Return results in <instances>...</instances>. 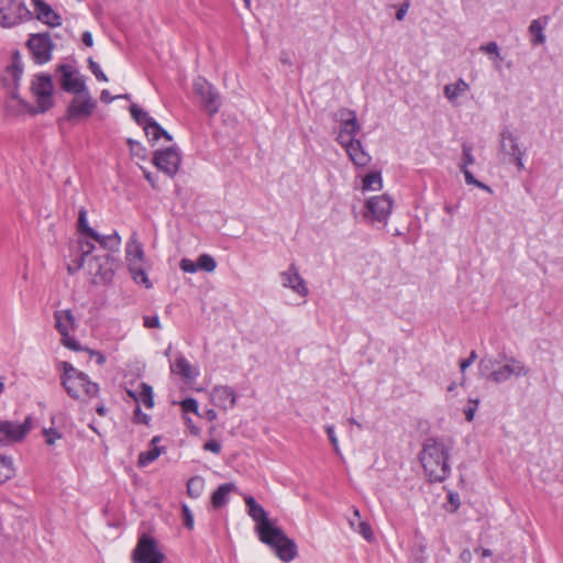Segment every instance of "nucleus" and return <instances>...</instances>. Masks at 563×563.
<instances>
[{
	"instance_id": "1",
	"label": "nucleus",
	"mask_w": 563,
	"mask_h": 563,
	"mask_svg": "<svg viewBox=\"0 0 563 563\" xmlns=\"http://www.w3.org/2000/svg\"><path fill=\"white\" fill-rule=\"evenodd\" d=\"M247 514L255 522V531L260 540L274 549L277 558L283 562H290L297 555V547L284 531L269 520L265 509L252 496L244 498Z\"/></svg>"
},
{
	"instance_id": "2",
	"label": "nucleus",
	"mask_w": 563,
	"mask_h": 563,
	"mask_svg": "<svg viewBox=\"0 0 563 563\" xmlns=\"http://www.w3.org/2000/svg\"><path fill=\"white\" fill-rule=\"evenodd\" d=\"M478 373L494 384H503L511 377L527 376L530 369L522 361L501 353L497 357L483 356L478 362Z\"/></svg>"
},
{
	"instance_id": "3",
	"label": "nucleus",
	"mask_w": 563,
	"mask_h": 563,
	"mask_svg": "<svg viewBox=\"0 0 563 563\" xmlns=\"http://www.w3.org/2000/svg\"><path fill=\"white\" fill-rule=\"evenodd\" d=\"M31 89L36 97V108H32L25 100H23L18 93L14 92L7 102L8 111H12L15 114L24 112L36 114L43 113L53 107L54 86L49 75L42 74L35 76L32 81Z\"/></svg>"
},
{
	"instance_id": "4",
	"label": "nucleus",
	"mask_w": 563,
	"mask_h": 563,
	"mask_svg": "<svg viewBox=\"0 0 563 563\" xmlns=\"http://www.w3.org/2000/svg\"><path fill=\"white\" fill-rule=\"evenodd\" d=\"M423 470L431 482H442L450 474L449 449L438 439H428L420 453Z\"/></svg>"
},
{
	"instance_id": "5",
	"label": "nucleus",
	"mask_w": 563,
	"mask_h": 563,
	"mask_svg": "<svg viewBox=\"0 0 563 563\" xmlns=\"http://www.w3.org/2000/svg\"><path fill=\"white\" fill-rule=\"evenodd\" d=\"M74 98L70 100L64 120L71 123H77L88 119L97 108V101L93 99L88 88L82 91L74 92Z\"/></svg>"
},
{
	"instance_id": "6",
	"label": "nucleus",
	"mask_w": 563,
	"mask_h": 563,
	"mask_svg": "<svg viewBox=\"0 0 563 563\" xmlns=\"http://www.w3.org/2000/svg\"><path fill=\"white\" fill-rule=\"evenodd\" d=\"M31 19L32 12L23 1L0 0V25L2 27H14Z\"/></svg>"
},
{
	"instance_id": "7",
	"label": "nucleus",
	"mask_w": 563,
	"mask_h": 563,
	"mask_svg": "<svg viewBox=\"0 0 563 563\" xmlns=\"http://www.w3.org/2000/svg\"><path fill=\"white\" fill-rule=\"evenodd\" d=\"M84 267L87 269L88 274L93 277L95 284H107L112 280L118 267V262L113 256L104 253L91 257Z\"/></svg>"
},
{
	"instance_id": "8",
	"label": "nucleus",
	"mask_w": 563,
	"mask_h": 563,
	"mask_svg": "<svg viewBox=\"0 0 563 563\" xmlns=\"http://www.w3.org/2000/svg\"><path fill=\"white\" fill-rule=\"evenodd\" d=\"M131 558L133 563H164L165 554L154 538L142 534Z\"/></svg>"
},
{
	"instance_id": "9",
	"label": "nucleus",
	"mask_w": 563,
	"mask_h": 563,
	"mask_svg": "<svg viewBox=\"0 0 563 563\" xmlns=\"http://www.w3.org/2000/svg\"><path fill=\"white\" fill-rule=\"evenodd\" d=\"M55 327L59 332L62 339L60 342L64 346L73 351H81L82 347L76 339L70 336V331L76 328V319L69 309L57 310L54 313Z\"/></svg>"
},
{
	"instance_id": "10",
	"label": "nucleus",
	"mask_w": 563,
	"mask_h": 563,
	"mask_svg": "<svg viewBox=\"0 0 563 563\" xmlns=\"http://www.w3.org/2000/svg\"><path fill=\"white\" fill-rule=\"evenodd\" d=\"M194 90L200 97L208 114H216L221 107L219 92L205 78L199 77L194 82Z\"/></svg>"
},
{
	"instance_id": "11",
	"label": "nucleus",
	"mask_w": 563,
	"mask_h": 563,
	"mask_svg": "<svg viewBox=\"0 0 563 563\" xmlns=\"http://www.w3.org/2000/svg\"><path fill=\"white\" fill-rule=\"evenodd\" d=\"M180 162V153L174 146L156 151L153 157L154 165L168 176L177 174Z\"/></svg>"
},
{
	"instance_id": "12",
	"label": "nucleus",
	"mask_w": 563,
	"mask_h": 563,
	"mask_svg": "<svg viewBox=\"0 0 563 563\" xmlns=\"http://www.w3.org/2000/svg\"><path fill=\"white\" fill-rule=\"evenodd\" d=\"M27 47L36 63L44 64L51 60L54 44L48 33L32 34L27 41Z\"/></svg>"
},
{
	"instance_id": "13",
	"label": "nucleus",
	"mask_w": 563,
	"mask_h": 563,
	"mask_svg": "<svg viewBox=\"0 0 563 563\" xmlns=\"http://www.w3.org/2000/svg\"><path fill=\"white\" fill-rule=\"evenodd\" d=\"M30 430V418H26L22 423L11 421L0 422V445H7L23 440Z\"/></svg>"
},
{
	"instance_id": "14",
	"label": "nucleus",
	"mask_w": 563,
	"mask_h": 563,
	"mask_svg": "<svg viewBox=\"0 0 563 563\" xmlns=\"http://www.w3.org/2000/svg\"><path fill=\"white\" fill-rule=\"evenodd\" d=\"M367 213L372 221L386 223L393 210V200L387 195L372 197L366 202Z\"/></svg>"
},
{
	"instance_id": "15",
	"label": "nucleus",
	"mask_w": 563,
	"mask_h": 563,
	"mask_svg": "<svg viewBox=\"0 0 563 563\" xmlns=\"http://www.w3.org/2000/svg\"><path fill=\"white\" fill-rule=\"evenodd\" d=\"M57 73L60 75V87L66 92L74 93L77 91H82L85 88H87L84 77L79 75L78 70L71 65H59Z\"/></svg>"
},
{
	"instance_id": "16",
	"label": "nucleus",
	"mask_w": 563,
	"mask_h": 563,
	"mask_svg": "<svg viewBox=\"0 0 563 563\" xmlns=\"http://www.w3.org/2000/svg\"><path fill=\"white\" fill-rule=\"evenodd\" d=\"M499 146L503 154L508 155L515 162L518 169L523 168V152L519 147L518 139L509 129H504L499 135Z\"/></svg>"
},
{
	"instance_id": "17",
	"label": "nucleus",
	"mask_w": 563,
	"mask_h": 563,
	"mask_svg": "<svg viewBox=\"0 0 563 563\" xmlns=\"http://www.w3.org/2000/svg\"><path fill=\"white\" fill-rule=\"evenodd\" d=\"M62 385L63 387H87L89 385L98 387L97 384H92L89 380L85 373L77 371L67 362L63 363Z\"/></svg>"
},
{
	"instance_id": "18",
	"label": "nucleus",
	"mask_w": 563,
	"mask_h": 563,
	"mask_svg": "<svg viewBox=\"0 0 563 563\" xmlns=\"http://www.w3.org/2000/svg\"><path fill=\"white\" fill-rule=\"evenodd\" d=\"M32 4L34 7L35 18L40 22L51 27L62 25V16L44 0H32Z\"/></svg>"
},
{
	"instance_id": "19",
	"label": "nucleus",
	"mask_w": 563,
	"mask_h": 563,
	"mask_svg": "<svg viewBox=\"0 0 563 563\" xmlns=\"http://www.w3.org/2000/svg\"><path fill=\"white\" fill-rule=\"evenodd\" d=\"M283 286L290 288L298 295L306 297L308 295V288L305 280L299 275L298 268L295 264H291L289 268L280 274Z\"/></svg>"
},
{
	"instance_id": "20",
	"label": "nucleus",
	"mask_w": 563,
	"mask_h": 563,
	"mask_svg": "<svg viewBox=\"0 0 563 563\" xmlns=\"http://www.w3.org/2000/svg\"><path fill=\"white\" fill-rule=\"evenodd\" d=\"M172 373L180 376L186 384L192 383L199 375V369L190 364L183 355H178L170 364Z\"/></svg>"
},
{
	"instance_id": "21",
	"label": "nucleus",
	"mask_w": 563,
	"mask_h": 563,
	"mask_svg": "<svg viewBox=\"0 0 563 563\" xmlns=\"http://www.w3.org/2000/svg\"><path fill=\"white\" fill-rule=\"evenodd\" d=\"M95 245L90 241L80 238L78 240V256L71 264H68V272L75 274L82 268L91 257H95V255H91Z\"/></svg>"
},
{
	"instance_id": "22",
	"label": "nucleus",
	"mask_w": 563,
	"mask_h": 563,
	"mask_svg": "<svg viewBox=\"0 0 563 563\" xmlns=\"http://www.w3.org/2000/svg\"><path fill=\"white\" fill-rule=\"evenodd\" d=\"M549 16L544 15L541 19H534L529 25V33L531 35V43L533 45H541L545 42L544 29L549 23Z\"/></svg>"
},
{
	"instance_id": "23",
	"label": "nucleus",
	"mask_w": 563,
	"mask_h": 563,
	"mask_svg": "<svg viewBox=\"0 0 563 563\" xmlns=\"http://www.w3.org/2000/svg\"><path fill=\"white\" fill-rule=\"evenodd\" d=\"M16 476V466L11 455L0 453V486Z\"/></svg>"
},
{
	"instance_id": "24",
	"label": "nucleus",
	"mask_w": 563,
	"mask_h": 563,
	"mask_svg": "<svg viewBox=\"0 0 563 563\" xmlns=\"http://www.w3.org/2000/svg\"><path fill=\"white\" fill-rule=\"evenodd\" d=\"M125 252L129 266L142 264L144 260V251L142 244L135 239V234L128 242Z\"/></svg>"
},
{
	"instance_id": "25",
	"label": "nucleus",
	"mask_w": 563,
	"mask_h": 563,
	"mask_svg": "<svg viewBox=\"0 0 563 563\" xmlns=\"http://www.w3.org/2000/svg\"><path fill=\"white\" fill-rule=\"evenodd\" d=\"M346 153L353 164L357 167H364L371 162V156L365 152L362 143L357 140L355 143L350 144Z\"/></svg>"
},
{
	"instance_id": "26",
	"label": "nucleus",
	"mask_w": 563,
	"mask_h": 563,
	"mask_svg": "<svg viewBox=\"0 0 563 563\" xmlns=\"http://www.w3.org/2000/svg\"><path fill=\"white\" fill-rule=\"evenodd\" d=\"M161 441L159 437H154L151 440L152 448L146 452H141L139 455L137 464L141 467L147 466L152 462H154L158 456L165 452V448L157 446V443Z\"/></svg>"
},
{
	"instance_id": "27",
	"label": "nucleus",
	"mask_w": 563,
	"mask_h": 563,
	"mask_svg": "<svg viewBox=\"0 0 563 563\" xmlns=\"http://www.w3.org/2000/svg\"><path fill=\"white\" fill-rule=\"evenodd\" d=\"M235 398L233 389H212L211 393V399L214 405L225 410L233 407Z\"/></svg>"
},
{
	"instance_id": "28",
	"label": "nucleus",
	"mask_w": 563,
	"mask_h": 563,
	"mask_svg": "<svg viewBox=\"0 0 563 563\" xmlns=\"http://www.w3.org/2000/svg\"><path fill=\"white\" fill-rule=\"evenodd\" d=\"M235 489L233 483H225L220 485L211 496V504L214 508H220L228 503V497L231 492Z\"/></svg>"
},
{
	"instance_id": "29",
	"label": "nucleus",
	"mask_w": 563,
	"mask_h": 563,
	"mask_svg": "<svg viewBox=\"0 0 563 563\" xmlns=\"http://www.w3.org/2000/svg\"><path fill=\"white\" fill-rule=\"evenodd\" d=\"M130 113L132 118L136 121L137 124L143 125L145 134L147 137L151 136V123L155 122L153 118H151L147 112L142 110L137 104L133 103L130 107Z\"/></svg>"
},
{
	"instance_id": "30",
	"label": "nucleus",
	"mask_w": 563,
	"mask_h": 563,
	"mask_svg": "<svg viewBox=\"0 0 563 563\" xmlns=\"http://www.w3.org/2000/svg\"><path fill=\"white\" fill-rule=\"evenodd\" d=\"M468 89L470 85L464 79L460 78L455 84L445 85L443 92L445 98L453 102Z\"/></svg>"
},
{
	"instance_id": "31",
	"label": "nucleus",
	"mask_w": 563,
	"mask_h": 563,
	"mask_svg": "<svg viewBox=\"0 0 563 563\" xmlns=\"http://www.w3.org/2000/svg\"><path fill=\"white\" fill-rule=\"evenodd\" d=\"M128 394L136 401L139 407L141 404L148 409L154 406L152 389H128Z\"/></svg>"
},
{
	"instance_id": "32",
	"label": "nucleus",
	"mask_w": 563,
	"mask_h": 563,
	"mask_svg": "<svg viewBox=\"0 0 563 563\" xmlns=\"http://www.w3.org/2000/svg\"><path fill=\"white\" fill-rule=\"evenodd\" d=\"M96 242L99 243V245L109 251L118 250L121 243V238L118 233L109 234V235H101L98 233V238H91Z\"/></svg>"
},
{
	"instance_id": "33",
	"label": "nucleus",
	"mask_w": 563,
	"mask_h": 563,
	"mask_svg": "<svg viewBox=\"0 0 563 563\" xmlns=\"http://www.w3.org/2000/svg\"><path fill=\"white\" fill-rule=\"evenodd\" d=\"M205 489V479L201 476H194L187 482V493L192 498L201 496Z\"/></svg>"
},
{
	"instance_id": "34",
	"label": "nucleus",
	"mask_w": 563,
	"mask_h": 563,
	"mask_svg": "<svg viewBox=\"0 0 563 563\" xmlns=\"http://www.w3.org/2000/svg\"><path fill=\"white\" fill-rule=\"evenodd\" d=\"M382 185L383 181L379 172L369 173L363 178L364 190H377L382 188Z\"/></svg>"
},
{
	"instance_id": "35",
	"label": "nucleus",
	"mask_w": 563,
	"mask_h": 563,
	"mask_svg": "<svg viewBox=\"0 0 563 563\" xmlns=\"http://www.w3.org/2000/svg\"><path fill=\"white\" fill-rule=\"evenodd\" d=\"M129 267H130V272H131L132 277L135 280V283L144 285L145 288L152 287V283L150 282L145 271L143 269L142 264L133 265V266H129Z\"/></svg>"
},
{
	"instance_id": "36",
	"label": "nucleus",
	"mask_w": 563,
	"mask_h": 563,
	"mask_svg": "<svg viewBox=\"0 0 563 563\" xmlns=\"http://www.w3.org/2000/svg\"><path fill=\"white\" fill-rule=\"evenodd\" d=\"M78 230L80 233H84L88 238H98V232H96L92 228L88 225L87 211L85 209H81L79 211Z\"/></svg>"
},
{
	"instance_id": "37",
	"label": "nucleus",
	"mask_w": 563,
	"mask_h": 563,
	"mask_svg": "<svg viewBox=\"0 0 563 563\" xmlns=\"http://www.w3.org/2000/svg\"><path fill=\"white\" fill-rule=\"evenodd\" d=\"M198 269L205 271L207 273H211L216 269L217 263L212 256L209 254H202L197 260Z\"/></svg>"
},
{
	"instance_id": "38",
	"label": "nucleus",
	"mask_w": 563,
	"mask_h": 563,
	"mask_svg": "<svg viewBox=\"0 0 563 563\" xmlns=\"http://www.w3.org/2000/svg\"><path fill=\"white\" fill-rule=\"evenodd\" d=\"M460 170L463 173L467 185H473L476 186L477 188L492 192L490 187L477 180L468 168H465V166H460Z\"/></svg>"
},
{
	"instance_id": "39",
	"label": "nucleus",
	"mask_w": 563,
	"mask_h": 563,
	"mask_svg": "<svg viewBox=\"0 0 563 563\" xmlns=\"http://www.w3.org/2000/svg\"><path fill=\"white\" fill-rule=\"evenodd\" d=\"M151 136L150 141H157L159 137H165L167 141H172V135L164 130L156 121L151 123Z\"/></svg>"
},
{
	"instance_id": "40",
	"label": "nucleus",
	"mask_w": 563,
	"mask_h": 563,
	"mask_svg": "<svg viewBox=\"0 0 563 563\" xmlns=\"http://www.w3.org/2000/svg\"><path fill=\"white\" fill-rule=\"evenodd\" d=\"M354 530L358 532L366 541L371 542L374 540V533L368 522L358 521L357 527Z\"/></svg>"
},
{
	"instance_id": "41",
	"label": "nucleus",
	"mask_w": 563,
	"mask_h": 563,
	"mask_svg": "<svg viewBox=\"0 0 563 563\" xmlns=\"http://www.w3.org/2000/svg\"><path fill=\"white\" fill-rule=\"evenodd\" d=\"M334 119L335 121L340 122V123H343V122H349V121H353L356 118V114L353 110H349L346 108H342V109H339L335 114H334Z\"/></svg>"
},
{
	"instance_id": "42",
	"label": "nucleus",
	"mask_w": 563,
	"mask_h": 563,
	"mask_svg": "<svg viewBox=\"0 0 563 563\" xmlns=\"http://www.w3.org/2000/svg\"><path fill=\"white\" fill-rule=\"evenodd\" d=\"M360 130H361V125L357 122V119H355L353 121L341 123L340 131L344 132V133H346L349 135H354L355 136L358 133Z\"/></svg>"
},
{
	"instance_id": "43",
	"label": "nucleus",
	"mask_w": 563,
	"mask_h": 563,
	"mask_svg": "<svg viewBox=\"0 0 563 563\" xmlns=\"http://www.w3.org/2000/svg\"><path fill=\"white\" fill-rule=\"evenodd\" d=\"M181 514H183L184 526L187 529L192 530L195 527L194 515L186 504L181 505Z\"/></svg>"
},
{
	"instance_id": "44",
	"label": "nucleus",
	"mask_w": 563,
	"mask_h": 563,
	"mask_svg": "<svg viewBox=\"0 0 563 563\" xmlns=\"http://www.w3.org/2000/svg\"><path fill=\"white\" fill-rule=\"evenodd\" d=\"M462 164L460 166H465L467 168L470 165H473L475 163V157L472 154V146L467 144H463V157H462Z\"/></svg>"
},
{
	"instance_id": "45",
	"label": "nucleus",
	"mask_w": 563,
	"mask_h": 563,
	"mask_svg": "<svg viewBox=\"0 0 563 563\" xmlns=\"http://www.w3.org/2000/svg\"><path fill=\"white\" fill-rule=\"evenodd\" d=\"M88 64H89V69L96 76V78L98 80H100V81H108V77L101 70V68H100L98 63H96L92 58H89Z\"/></svg>"
},
{
	"instance_id": "46",
	"label": "nucleus",
	"mask_w": 563,
	"mask_h": 563,
	"mask_svg": "<svg viewBox=\"0 0 563 563\" xmlns=\"http://www.w3.org/2000/svg\"><path fill=\"white\" fill-rule=\"evenodd\" d=\"M45 442L47 445H54L55 442L62 438V434L55 429H44Z\"/></svg>"
},
{
	"instance_id": "47",
	"label": "nucleus",
	"mask_w": 563,
	"mask_h": 563,
	"mask_svg": "<svg viewBox=\"0 0 563 563\" xmlns=\"http://www.w3.org/2000/svg\"><path fill=\"white\" fill-rule=\"evenodd\" d=\"M336 141L340 143V145H342L345 151L350 147V144H353L355 143L357 140L355 139L354 135H349L344 132H339L338 134V137H336Z\"/></svg>"
},
{
	"instance_id": "48",
	"label": "nucleus",
	"mask_w": 563,
	"mask_h": 563,
	"mask_svg": "<svg viewBox=\"0 0 563 563\" xmlns=\"http://www.w3.org/2000/svg\"><path fill=\"white\" fill-rule=\"evenodd\" d=\"M325 431H327V434L329 437V440L335 451L336 454H340V446H339V440L336 438V434H335V431H334V427L333 426H328L325 428Z\"/></svg>"
},
{
	"instance_id": "49",
	"label": "nucleus",
	"mask_w": 563,
	"mask_h": 563,
	"mask_svg": "<svg viewBox=\"0 0 563 563\" xmlns=\"http://www.w3.org/2000/svg\"><path fill=\"white\" fill-rule=\"evenodd\" d=\"M478 402L479 401L477 399H471L468 406L464 409L465 418L467 421L471 422L474 419Z\"/></svg>"
},
{
	"instance_id": "50",
	"label": "nucleus",
	"mask_w": 563,
	"mask_h": 563,
	"mask_svg": "<svg viewBox=\"0 0 563 563\" xmlns=\"http://www.w3.org/2000/svg\"><path fill=\"white\" fill-rule=\"evenodd\" d=\"M179 266L185 273H196L198 271L197 262L194 263L188 258H183Z\"/></svg>"
},
{
	"instance_id": "51",
	"label": "nucleus",
	"mask_w": 563,
	"mask_h": 563,
	"mask_svg": "<svg viewBox=\"0 0 563 563\" xmlns=\"http://www.w3.org/2000/svg\"><path fill=\"white\" fill-rule=\"evenodd\" d=\"M98 389H68V394L73 398H80L81 394L88 395L89 397H95Z\"/></svg>"
},
{
	"instance_id": "52",
	"label": "nucleus",
	"mask_w": 563,
	"mask_h": 563,
	"mask_svg": "<svg viewBox=\"0 0 563 563\" xmlns=\"http://www.w3.org/2000/svg\"><path fill=\"white\" fill-rule=\"evenodd\" d=\"M144 327L148 329H159L161 322L157 316H145L144 317Z\"/></svg>"
},
{
	"instance_id": "53",
	"label": "nucleus",
	"mask_w": 563,
	"mask_h": 563,
	"mask_svg": "<svg viewBox=\"0 0 563 563\" xmlns=\"http://www.w3.org/2000/svg\"><path fill=\"white\" fill-rule=\"evenodd\" d=\"M134 421L137 423L148 424L150 416L142 412L141 408L136 406L134 410Z\"/></svg>"
},
{
	"instance_id": "54",
	"label": "nucleus",
	"mask_w": 563,
	"mask_h": 563,
	"mask_svg": "<svg viewBox=\"0 0 563 563\" xmlns=\"http://www.w3.org/2000/svg\"><path fill=\"white\" fill-rule=\"evenodd\" d=\"M181 407L185 412H197L198 409L197 401L192 398L185 399L181 402Z\"/></svg>"
},
{
	"instance_id": "55",
	"label": "nucleus",
	"mask_w": 563,
	"mask_h": 563,
	"mask_svg": "<svg viewBox=\"0 0 563 563\" xmlns=\"http://www.w3.org/2000/svg\"><path fill=\"white\" fill-rule=\"evenodd\" d=\"M203 449L214 454H219L221 452V444L217 440H210L205 443Z\"/></svg>"
},
{
	"instance_id": "56",
	"label": "nucleus",
	"mask_w": 563,
	"mask_h": 563,
	"mask_svg": "<svg viewBox=\"0 0 563 563\" xmlns=\"http://www.w3.org/2000/svg\"><path fill=\"white\" fill-rule=\"evenodd\" d=\"M81 351H86L92 357H95L98 365H103L106 363V356L100 351H95L90 349H82Z\"/></svg>"
},
{
	"instance_id": "57",
	"label": "nucleus",
	"mask_w": 563,
	"mask_h": 563,
	"mask_svg": "<svg viewBox=\"0 0 563 563\" xmlns=\"http://www.w3.org/2000/svg\"><path fill=\"white\" fill-rule=\"evenodd\" d=\"M481 51L487 53V54H496L499 55V48L497 43L489 42L488 44L481 47Z\"/></svg>"
},
{
	"instance_id": "58",
	"label": "nucleus",
	"mask_w": 563,
	"mask_h": 563,
	"mask_svg": "<svg viewBox=\"0 0 563 563\" xmlns=\"http://www.w3.org/2000/svg\"><path fill=\"white\" fill-rule=\"evenodd\" d=\"M358 521H362L360 510L357 508H354L353 518L349 520L350 527L354 530L356 528L355 525L358 523Z\"/></svg>"
},
{
	"instance_id": "59",
	"label": "nucleus",
	"mask_w": 563,
	"mask_h": 563,
	"mask_svg": "<svg viewBox=\"0 0 563 563\" xmlns=\"http://www.w3.org/2000/svg\"><path fill=\"white\" fill-rule=\"evenodd\" d=\"M82 43L88 47L93 45L92 34L89 31L82 33Z\"/></svg>"
},
{
	"instance_id": "60",
	"label": "nucleus",
	"mask_w": 563,
	"mask_h": 563,
	"mask_svg": "<svg viewBox=\"0 0 563 563\" xmlns=\"http://www.w3.org/2000/svg\"><path fill=\"white\" fill-rule=\"evenodd\" d=\"M115 99V97L111 96L108 90H102L100 95V100L104 103H110Z\"/></svg>"
},
{
	"instance_id": "61",
	"label": "nucleus",
	"mask_w": 563,
	"mask_h": 563,
	"mask_svg": "<svg viewBox=\"0 0 563 563\" xmlns=\"http://www.w3.org/2000/svg\"><path fill=\"white\" fill-rule=\"evenodd\" d=\"M471 365H472V363L467 358L462 360L460 362V369H461V372L464 373L466 371V368H468Z\"/></svg>"
},
{
	"instance_id": "62",
	"label": "nucleus",
	"mask_w": 563,
	"mask_h": 563,
	"mask_svg": "<svg viewBox=\"0 0 563 563\" xmlns=\"http://www.w3.org/2000/svg\"><path fill=\"white\" fill-rule=\"evenodd\" d=\"M96 411L99 416H106L108 412V409L104 407V405H97Z\"/></svg>"
},
{
	"instance_id": "63",
	"label": "nucleus",
	"mask_w": 563,
	"mask_h": 563,
	"mask_svg": "<svg viewBox=\"0 0 563 563\" xmlns=\"http://www.w3.org/2000/svg\"><path fill=\"white\" fill-rule=\"evenodd\" d=\"M407 12V8L402 7L400 8L397 12H396V19L397 20H402L405 14Z\"/></svg>"
},
{
	"instance_id": "64",
	"label": "nucleus",
	"mask_w": 563,
	"mask_h": 563,
	"mask_svg": "<svg viewBox=\"0 0 563 563\" xmlns=\"http://www.w3.org/2000/svg\"><path fill=\"white\" fill-rule=\"evenodd\" d=\"M467 360L473 364V363L477 360V353H476V351H474V350H473V351H471V353H470V355H468Z\"/></svg>"
}]
</instances>
